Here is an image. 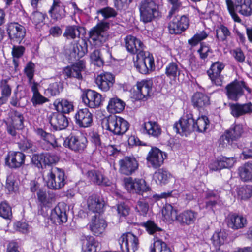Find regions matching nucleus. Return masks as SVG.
<instances>
[{
	"mask_svg": "<svg viewBox=\"0 0 252 252\" xmlns=\"http://www.w3.org/2000/svg\"><path fill=\"white\" fill-rule=\"evenodd\" d=\"M208 36V34L204 31L197 32L191 38L188 40V44L192 47H194L201 41L205 39Z\"/></svg>",
	"mask_w": 252,
	"mask_h": 252,
	"instance_id": "nucleus-58",
	"label": "nucleus"
},
{
	"mask_svg": "<svg viewBox=\"0 0 252 252\" xmlns=\"http://www.w3.org/2000/svg\"><path fill=\"white\" fill-rule=\"evenodd\" d=\"M35 68V64L30 61L27 63L24 68V73L28 79V82H31L33 79Z\"/></svg>",
	"mask_w": 252,
	"mask_h": 252,
	"instance_id": "nucleus-61",
	"label": "nucleus"
},
{
	"mask_svg": "<svg viewBox=\"0 0 252 252\" xmlns=\"http://www.w3.org/2000/svg\"><path fill=\"white\" fill-rule=\"evenodd\" d=\"M225 64L221 62H215L213 63L210 69L207 71L208 75L220 74L222 70L224 68Z\"/></svg>",
	"mask_w": 252,
	"mask_h": 252,
	"instance_id": "nucleus-56",
	"label": "nucleus"
},
{
	"mask_svg": "<svg viewBox=\"0 0 252 252\" xmlns=\"http://www.w3.org/2000/svg\"><path fill=\"white\" fill-rule=\"evenodd\" d=\"M235 162V159L232 157H220L216 160L210 163L209 168L212 171H217L224 168H230L233 166Z\"/></svg>",
	"mask_w": 252,
	"mask_h": 252,
	"instance_id": "nucleus-31",
	"label": "nucleus"
},
{
	"mask_svg": "<svg viewBox=\"0 0 252 252\" xmlns=\"http://www.w3.org/2000/svg\"><path fill=\"white\" fill-rule=\"evenodd\" d=\"M153 80L151 79H143L136 83L137 97L138 99H147L152 94Z\"/></svg>",
	"mask_w": 252,
	"mask_h": 252,
	"instance_id": "nucleus-25",
	"label": "nucleus"
},
{
	"mask_svg": "<svg viewBox=\"0 0 252 252\" xmlns=\"http://www.w3.org/2000/svg\"><path fill=\"white\" fill-rule=\"evenodd\" d=\"M189 25V18L186 15L177 16L168 24V30L170 34H179L185 32Z\"/></svg>",
	"mask_w": 252,
	"mask_h": 252,
	"instance_id": "nucleus-15",
	"label": "nucleus"
},
{
	"mask_svg": "<svg viewBox=\"0 0 252 252\" xmlns=\"http://www.w3.org/2000/svg\"><path fill=\"white\" fill-rule=\"evenodd\" d=\"M227 9L235 22L240 23L241 19L236 12L245 16L252 14V0H226Z\"/></svg>",
	"mask_w": 252,
	"mask_h": 252,
	"instance_id": "nucleus-2",
	"label": "nucleus"
},
{
	"mask_svg": "<svg viewBox=\"0 0 252 252\" xmlns=\"http://www.w3.org/2000/svg\"><path fill=\"white\" fill-rule=\"evenodd\" d=\"M209 126V121L207 117L202 116L195 120L192 114L189 113L175 123L173 128L177 133L187 136L192 131L205 132Z\"/></svg>",
	"mask_w": 252,
	"mask_h": 252,
	"instance_id": "nucleus-1",
	"label": "nucleus"
},
{
	"mask_svg": "<svg viewBox=\"0 0 252 252\" xmlns=\"http://www.w3.org/2000/svg\"><path fill=\"white\" fill-rule=\"evenodd\" d=\"M114 82V76L112 73L107 72L98 75L95 79V83L97 87L104 92L109 91Z\"/></svg>",
	"mask_w": 252,
	"mask_h": 252,
	"instance_id": "nucleus-27",
	"label": "nucleus"
},
{
	"mask_svg": "<svg viewBox=\"0 0 252 252\" xmlns=\"http://www.w3.org/2000/svg\"><path fill=\"white\" fill-rule=\"evenodd\" d=\"M141 226L144 227L149 234H154L157 232L162 231V229L158 226L154 221L149 220L143 222Z\"/></svg>",
	"mask_w": 252,
	"mask_h": 252,
	"instance_id": "nucleus-57",
	"label": "nucleus"
},
{
	"mask_svg": "<svg viewBox=\"0 0 252 252\" xmlns=\"http://www.w3.org/2000/svg\"><path fill=\"white\" fill-rule=\"evenodd\" d=\"M74 118L75 124L80 128L90 127L92 125L93 115L87 108L78 109Z\"/></svg>",
	"mask_w": 252,
	"mask_h": 252,
	"instance_id": "nucleus-17",
	"label": "nucleus"
},
{
	"mask_svg": "<svg viewBox=\"0 0 252 252\" xmlns=\"http://www.w3.org/2000/svg\"><path fill=\"white\" fill-rule=\"evenodd\" d=\"M90 141L95 150L99 152L105 147V144L101 141L100 135L96 132H93L91 134Z\"/></svg>",
	"mask_w": 252,
	"mask_h": 252,
	"instance_id": "nucleus-51",
	"label": "nucleus"
},
{
	"mask_svg": "<svg viewBox=\"0 0 252 252\" xmlns=\"http://www.w3.org/2000/svg\"><path fill=\"white\" fill-rule=\"evenodd\" d=\"M180 63L177 61H172L166 65L165 74L169 79L175 80L181 74Z\"/></svg>",
	"mask_w": 252,
	"mask_h": 252,
	"instance_id": "nucleus-41",
	"label": "nucleus"
},
{
	"mask_svg": "<svg viewBox=\"0 0 252 252\" xmlns=\"http://www.w3.org/2000/svg\"><path fill=\"white\" fill-rule=\"evenodd\" d=\"M48 101V99L43 96L40 93L33 94L32 98V102L34 106L42 105Z\"/></svg>",
	"mask_w": 252,
	"mask_h": 252,
	"instance_id": "nucleus-63",
	"label": "nucleus"
},
{
	"mask_svg": "<svg viewBox=\"0 0 252 252\" xmlns=\"http://www.w3.org/2000/svg\"><path fill=\"white\" fill-rule=\"evenodd\" d=\"M140 131L143 134L156 139L158 138L162 133L161 126L153 121L144 122L141 126Z\"/></svg>",
	"mask_w": 252,
	"mask_h": 252,
	"instance_id": "nucleus-21",
	"label": "nucleus"
},
{
	"mask_svg": "<svg viewBox=\"0 0 252 252\" xmlns=\"http://www.w3.org/2000/svg\"><path fill=\"white\" fill-rule=\"evenodd\" d=\"M38 200L42 205L47 206L50 202V199L46 190L43 189H39L37 192Z\"/></svg>",
	"mask_w": 252,
	"mask_h": 252,
	"instance_id": "nucleus-62",
	"label": "nucleus"
},
{
	"mask_svg": "<svg viewBox=\"0 0 252 252\" xmlns=\"http://www.w3.org/2000/svg\"><path fill=\"white\" fill-rule=\"evenodd\" d=\"M0 217L7 220H10L12 217V208L6 201L0 203Z\"/></svg>",
	"mask_w": 252,
	"mask_h": 252,
	"instance_id": "nucleus-53",
	"label": "nucleus"
},
{
	"mask_svg": "<svg viewBox=\"0 0 252 252\" xmlns=\"http://www.w3.org/2000/svg\"><path fill=\"white\" fill-rule=\"evenodd\" d=\"M191 101L194 107L198 109L203 108L210 103L209 97L206 94L198 92L193 95Z\"/></svg>",
	"mask_w": 252,
	"mask_h": 252,
	"instance_id": "nucleus-42",
	"label": "nucleus"
},
{
	"mask_svg": "<svg viewBox=\"0 0 252 252\" xmlns=\"http://www.w3.org/2000/svg\"><path fill=\"white\" fill-rule=\"evenodd\" d=\"M0 88L1 90V95L9 97L11 94V88L10 86L7 84V80L6 79H2L0 81Z\"/></svg>",
	"mask_w": 252,
	"mask_h": 252,
	"instance_id": "nucleus-64",
	"label": "nucleus"
},
{
	"mask_svg": "<svg viewBox=\"0 0 252 252\" xmlns=\"http://www.w3.org/2000/svg\"><path fill=\"white\" fill-rule=\"evenodd\" d=\"M153 245H151L150 252H172L167 244L158 237H155Z\"/></svg>",
	"mask_w": 252,
	"mask_h": 252,
	"instance_id": "nucleus-46",
	"label": "nucleus"
},
{
	"mask_svg": "<svg viewBox=\"0 0 252 252\" xmlns=\"http://www.w3.org/2000/svg\"><path fill=\"white\" fill-rule=\"evenodd\" d=\"M228 234L225 230L216 231L213 235L211 240L213 245L216 247H220L223 244L227 239Z\"/></svg>",
	"mask_w": 252,
	"mask_h": 252,
	"instance_id": "nucleus-50",
	"label": "nucleus"
},
{
	"mask_svg": "<svg viewBox=\"0 0 252 252\" xmlns=\"http://www.w3.org/2000/svg\"><path fill=\"white\" fill-rule=\"evenodd\" d=\"M102 127L114 135H121L129 129L128 122L123 118L115 115H110L102 122Z\"/></svg>",
	"mask_w": 252,
	"mask_h": 252,
	"instance_id": "nucleus-3",
	"label": "nucleus"
},
{
	"mask_svg": "<svg viewBox=\"0 0 252 252\" xmlns=\"http://www.w3.org/2000/svg\"><path fill=\"white\" fill-rule=\"evenodd\" d=\"M48 119L52 127L55 131L64 130L68 126V118L62 113L58 112L52 113Z\"/></svg>",
	"mask_w": 252,
	"mask_h": 252,
	"instance_id": "nucleus-20",
	"label": "nucleus"
},
{
	"mask_svg": "<svg viewBox=\"0 0 252 252\" xmlns=\"http://www.w3.org/2000/svg\"><path fill=\"white\" fill-rule=\"evenodd\" d=\"M88 179L94 184L100 186H109L110 181L100 171L96 170H89L87 173Z\"/></svg>",
	"mask_w": 252,
	"mask_h": 252,
	"instance_id": "nucleus-32",
	"label": "nucleus"
},
{
	"mask_svg": "<svg viewBox=\"0 0 252 252\" xmlns=\"http://www.w3.org/2000/svg\"><path fill=\"white\" fill-rule=\"evenodd\" d=\"M171 176L168 171L159 169L155 172L153 177L157 184L165 185L169 183Z\"/></svg>",
	"mask_w": 252,
	"mask_h": 252,
	"instance_id": "nucleus-44",
	"label": "nucleus"
},
{
	"mask_svg": "<svg viewBox=\"0 0 252 252\" xmlns=\"http://www.w3.org/2000/svg\"><path fill=\"white\" fill-rule=\"evenodd\" d=\"M120 172L126 175H130L138 168V162L134 157H125L119 161Z\"/></svg>",
	"mask_w": 252,
	"mask_h": 252,
	"instance_id": "nucleus-19",
	"label": "nucleus"
},
{
	"mask_svg": "<svg viewBox=\"0 0 252 252\" xmlns=\"http://www.w3.org/2000/svg\"><path fill=\"white\" fill-rule=\"evenodd\" d=\"M125 47L131 54L141 56L144 52L145 46L143 42L136 37L131 35L126 36L124 38Z\"/></svg>",
	"mask_w": 252,
	"mask_h": 252,
	"instance_id": "nucleus-18",
	"label": "nucleus"
},
{
	"mask_svg": "<svg viewBox=\"0 0 252 252\" xmlns=\"http://www.w3.org/2000/svg\"><path fill=\"white\" fill-rule=\"evenodd\" d=\"M47 186L51 189H59L65 184L64 171L61 168L55 167L47 175Z\"/></svg>",
	"mask_w": 252,
	"mask_h": 252,
	"instance_id": "nucleus-8",
	"label": "nucleus"
},
{
	"mask_svg": "<svg viewBox=\"0 0 252 252\" xmlns=\"http://www.w3.org/2000/svg\"><path fill=\"white\" fill-rule=\"evenodd\" d=\"M134 66L137 71L142 74L147 75L155 70V61L152 54L143 52L141 56L136 55L133 59Z\"/></svg>",
	"mask_w": 252,
	"mask_h": 252,
	"instance_id": "nucleus-4",
	"label": "nucleus"
},
{
	"mask_svg": "<svg viewBox=\"0 0 252 252\" xmlns=\"http://www.w3.org/2000/svg\"><path fill=\"white\" fill-rule=\"evenodd\" d=\"M23 115L16 110H12L9 121L6 123L7 133L13 137L17 135L16 130L24 127Z\"/></svg>",
	"mask_w": 252,
	"mask_h": 252,
	"instance_id": "nucleus-11",
	"label": "nucleus"
},
{
	"mask_svg": "<svg viewBox=\"0 0 252 252\" xmlns=\"http://www.w3.org/2000/svg\"><path fill=\"white\" fill-rule=\"evenodd\" d=\"M88 141L86 137L70 134L65 138L63 145L65 148L78 153L83 152L86 148Z\"/></svg>",
	"mask_w": 252,
	"mask_h": 252,
	"instance_id": "nucleus-10",
	"label": "nucleus"
},
{
	"mask_svg": "<svg viewBox=\"0 0 252 252\" xmlns=\"http://www.w3.org/2000/svg\"><path fill=\"white\" fill-rule=\"evenodd\" d=\"M107 226L106 220L100 218L99 215L93 216L89 224L90 230L94 235L98 236L102 234Z\"/></svg>",
	"mask_w": 252,
	"mask_h": 252,
	"instance_id": "nucleus-30",
	"label": "nucleus"
},
{
	"mask_svg": "<svg viewBox=\"0 0 252 252\" xmlns=\"http://www.w3.org/2000/svg\"><path fill=\"white\" fill-rule=\"evenodd\" d=\"M63 89V83L61 81L50 83L47 89L45 90V94L47 96L58 95Z\"/></svg>",
	"mask_w": 252,
	"mask_h": 252,
	"instance_id": "nucleus-49",
	"label": "nucleus"
},
{
	"mask_svg": "<svg viewBox=\"0 0 252 252\" xmlns=\"http://www.w3.org/2000/svg\"><path fill=\"white\" fill-rule=\"evenodd\" d=\"M88 51V45L84 40H81L74 43L70 49V59L77 61L83 57Z\"/></svg>",
	"mask_w": 252,
	"mask_h": 252,
	"instance_id": "nucleus-29",
	"label": "nucleus"
},
{
	"mask_svg": "<svg viewBox=\"0 0 252 252\" xmlns=\"http://www.w3.org/2000/svg\"><path fill=\"white\" fill-rule=\"evenodd\" d=\"M197 52L199 55L200 59L205 61L207 59L209 54L213 53V50L208 44L202 42L200 44V48Z\"/></svg>",
	"mask_w": 252,
	"mask_h": 252,
	"instance_id": "nucleus-59",
	"label": "nucleus"
},
{
	"mask_svg": "<svg viewBox=\"0 0 252 252\" xmlns=\"http://www.w3.org/2000/svg\"><path fill=\"white\" fill-rule=\"evenodd\" d=\"M228 227L238 230L244 228L247 224V220L244 217L236 214H230L226 219Z\"/></svg>",
	"mask_w": 252,
	"mask_h": 252,
	"instance_id": "nucleus-34",
	"label": "nucleus"
},
{
	"mask_svg": "<svg viewBox=\"0 0 252 252\" xmlns=\"http://www.w3.org/2000/svg\"><path fill=\"white\" fill-rule=\"evenodd\" d=\"M18 147L20 152H25L28 153L32 154L36 152L37 147L35 143L32 140L24 138L17 143Z\"/></svg>",
	"mask_w": 252,
	"mask_h": 252,
	"instance_id": "nucleus-45",
	"label": "nucleus"
},
{
	"mask_svg": "<svg viewBox=\"0 0 252 252\" xmlns=\"http://www.w3.org/2000/svg\"><path fill=\"white\" fill-rule=\"evenodd\" d=\"M6 29L10 41L20 44L26 35L25 27L17 22H11L7 24Z\"/></svg>",
	"mask_w": 252,
	"mask_h": 252,
	"instance_id": "nucleus-12",
	"label": "nucleus"
},
{
	"mask_svg": "<svg viewBox=\"0 0 252 252\" xmlns=\"http://www.w3.org/2000/svg\"><path fill=\"white\" fill-rule=\"evenodd\" d=\"M125 103L117 97L109 99L107 107L108 111L111 113H119L125 108Z\"/></svg>",
	"mask_w": 252,
	"mask_h": 252,
	"instance_id": "nucleus-43",
	"label": "nucleus"
},
{
	"mask_svg": "<svg viewBox=\"0 0 252 252\" xmlns=\"http://www.w3.org/2000/svg\"><path fill=\"white\" fill-rule=\"evenodd\" d=\"M166 157L165 153L157 147H153L149 152L146 158L153 168L157 169L163 164Z\"/></svg>",
	"mask_w": 252,
	"mask_h": 252,
	"instance_id": "nucleus-22",
	"label": "nucleus"
},
{
	"mask_svg": "<svg viewBox=\"0 0 252 252\" xmlns=\"http://www.w3.org/2000/svg\"><path fill=\"white\" fill-rule=\"evenodd\" d=\"M239 176L244 181L252 180V163H247L238 169Z\"/></svg>",
	"mask_w": 252,
	"mask_h": 252,
	"instance_id": "nucleus-48",
	"label": "nucleus"
},
{
	"mask_svg": "<svg viewBox=\"0 0 252 252\" xmlns=\"http://www.w3.org/2000/svg\"><path fill=\"white\" fill-rule=\"evenodd\" d=\"M221 191L218 189H208L204 193V198L206 200V208H213L220 201Z\"/></svg>",
	"mask_w": 252,
	"mask_h": 252,
	"instance_id": "nucleus-39",
	"label": "nucleus"
},
{
	"mask_svg": "<svg viewBox=\"0 0 252 252\" xmlns=\"http://www.w3.org/2000/svg\"><path fill=\"white\" fill-rule=\"evenodd\" d=\"M53 105L58 112L63 114H69L74 110L73 102L66 99L58 98L54 101Z\"/></svg>",
	"mask_w": 252,
	"mask_h": 252,
	"instance_id": "nucleus-36",
	"label": "nucleus"
},
{
	"mask_svg": "<svg viewBox=\"0 0 252 252\" xmlns=\"http://www.w3.org/2000/svg\"><path fill=\"white\" fill-rule=\"evenodd\" d=\"M92 63L94 65L100 67L104 64V61L102 58L100 51L98 49L94 50L90 55Z\"/></svg>",
	"mask_w": 252,
	"mask_h": 252,
	"instance_id": "nucleus-60",
	"label": "nucleus"
},
{
	"mask_svg": "<svg viewBox=\"0 0 252 252\" xmlns=\"http://www.w3.org/2000/svg\"><path fill=\"white\" fill-rule=\"evenodd\" d=\"M85 64L83 61H80L70 66L63 69V73L65 78H74L80 81L82 79L81 72L84 70Z\"/></svg>",
	"mask_w": 252,
	"mask_h": 252,
	"instance_id": "nucleus-24",
	"label": "nucleus"
},
{
	"mask_svg": "<svg viewBox=\"0 0 252 252\" xmlns=\"http://www.w3.org/2000/svg\"><path fill=\"white\" fill-rule=\"evenodd\" d=\"M49 12L53 19L56 21L61 20L65 16V6L60 0H53Z\"/></svg>",
	"mask_w": 252,
	"mask_h": 252,
	"instance_id": "nucleus-35",
	"label": "nucleus"
},
{
	"mask_svg": "<svg viewBox=\"0 0 252 252\" xmlns=\"http://www.w3.org/2000/svg\"><path fill=\"white\" fill-rule=\"evenodd\" d=\"M244 89L248 93H252L251 89L247 86L246 83L243 80H235L228 84L225 87L228 98L233 101H237L244 94Z\"/></svg>",
	"mask_w": 252,
	"mask_h": 252,
	"instance_id": "nucleus-6",
	"label": "nucleus"
},
{
	"mask_svg": "<svg viewBox=\"0 0 252 252\" xmlns=\"http://www.w3.org/2000/svg\"><path fill=\"white\" fill-rule=\"evenodd\" d=\"M140 20L145 23L151 22L158 13V5L153 0H143L139 5Z\"/></svg>",
	"mask_w": 252,
	"mask_h": 252,
	"instance_id": "nucleus-5",
	"label": "nucleus"
},
{
	"mask_svg": "<svg viewBox=\"0 0 252 252\" xmlns=\"http://www.w3.org/2000/svg\"><path fill=\"white\" fill-rule=\"evenodd\" d=\"M25 155L20 151H10L5 158V165L12 169L20 168L25 164Z\"/></svg>",
	"mask_w": 252,
	"mask_h": 252,
	"instance_id": "nucleus-16",
	"label": "nucleus"
},
{
	"mask_svg": "<svg viewBox=\"0 0 252 252\" xmlns=\"http://www.w3.org/2000/svg\"><path fill=\"white\" fill-rule=\"evenodd\" d=\"M56 158L48 153L34 154L31 158V162L38 168H43L56 162Z\"/></svg>",
	"mask_w": 252,
	"mask_h": 252,
	"instance_id": "nucleus-23",
	"label": "nucleus"
},
{
	"mask_svg": "<svg viewBox=\"0 0 252 252\" xmlns=\"http://www.w3.org/2000/svg\"><path fill=\"white\" fill-rule=\"evenodd\" d=\"M83 29L76 25L68 26L66 27L63 36L68 40H73L77 37H79L81 30Z\"/></svg>",
	"mask_w": 252,
	"mask_h": 252,
	"instance_id": "nucleus-47",
	"label": "nucleus"
},
{
	"mask_svg": "<svg viewBox=\"0 0 252 252\" xmlns=\"http://www.w3.org/2000/svg\"><path fill=\"white\" fill-rule=\"evenodd\" d=\"M36 134L47 143V147L43 149L48 150L51 148L57 147V143L56 138L53 134L47 133L42 128H37L36 130Z\"/></svg>",
	"mask_w": 252,
	"mask_h": 252,
	"instance_id": "nucleus-40",
	"label": "nucleus"
},
{
	"mask_svg": "<svg viewBox=\"0 0 252 252\" xmlns=\"http://www.w3.org/2000/svg\"><path fill=\"white\" fill-rule=\"evenodd\" d=\"M228 106L230 114L235 118L252 113V103L250 102L243 104L230 103Z\"/></svg>",
	"mask_w": 252,
	"mask_h": 252,
	"instance_id": "nucleus-26",
	"label": "nucleus"
},
{
	"mask_svg": "<svg viewBox=\"0 0 252 252\" xmlns=\"http://www.w3.org/2000/svg\"><path fill=\"white\" fill-rule=\"evenodd\" d=\"M243 131L242 125L237 124L232 126L220 137V143H223L224 146L230 145L232 147L235 148L236 146L235 142L241 137Z\"/></svg>",
	"mask_w": 252,
	"mask_h": 252,
	"instance_id": "nucleus-9",
	"label": "nucleus"
},
{
	"mask_svg": "<svg viewBox=\"0 0 252 252\" xmlns=\"http://www.w3.org/2000/svg\"><path fill=\"white\" fill-rule=\"evenodd\" d=\"M86 248L85 252H96L99 248V243L96 241L92 236H88L86 238Z\"/></svg>",
	"mask_w": 252,
	"mask_h": 252,
	"instance_id": "nucleus-52",
	"label": "nucleus"
},
{
	"mask_svg": "<svg viewBox=\"0 0 252 252\" xmlns=\"http://www.w3.org/2000/svg\"><path fill=\"white\" fill-rule=\"evenodd\" d=\"M216 37L220 41H224L231 35V32L228 28L223 25H220L216 29Z\"/></svg>",
	"mask_w": 252,
	"mask_h": 252,
	"instance_id": "nucleus-54",
	"label": "nucleus"
},
{
	"mask_svg": "<svg viewBox=\"0 0 252 252\" xmlns=\"http://www.w3.org/2000/svg\"><path fill=\"white\" fill-rule=\"evenodd\" d=\"M87 205L90 211L99 215L103 211L104 201L99 196L93 194L88 198Z\"/></svg>",
	"mask_w": 252,
	"mask_h": 252,
	"instance_id": "nucleus-33",
	"label": "nucleus"
},
{
	"mask_svg": "<svg viewBox=\"0 0 252 252\" xmlns=\"http://www.w3.org/2000/svg\"><path fill=\"white\" fill-rule=\"evenodd\" d=\"M82 102L90 108H98L102 104V97L100 94L94 90L86 89L81 94Z\"/></svg>",
	"mask_w": 252,
	"mask_h": 252,
	"instance_id": "nucleus-14",
	"label": "nucleus"
},
{
	"mask_svg": "<svg viewBox=\"0 0 252 252\" xmlns=\"http://www.w3.org/2000/svg\"><path fill=\"white\" fill-rule=\"evenodd\" d=\"M125 189L129 192L133 193L142 194L144 198L148 196H144L143 193L151 190L143 179L126 178L124 180Z\"/></svg>",
	"mask_w": 252,
	"mask_h": 252,
	"instance_id": "nucleus-7",
	"label": "nucleus"
},
{
	"mask_svg": "<svg viewBox=\"0 0 252 252\" xmlns=\"http://www.w3.org/2000/svg\"><path fill=\"white\" fill-rule=\"evenodd\" d=\"M107 28H108V24L107 23L97 25L90 31V38L94 41L102 42L105 40L104 32Z\"/></svg>",
	"mask_w": 252,
	"mask_h": 252,
	"instance_id": "nucleus-37",
	"label": "nucleus"
},
{
	"mask_svg": "<svg viewBox=\"0 0 252 252\" xmlns=\"http://www.w3.org/2000/svg\"><path fill=\"white\" fill-rule=\"evenodd\" d=\"M197 216V212L191 210H187L177 215L176 218L181 224L189 225L194 222Z\"/></svg>",
	"mask_w": 252,
	"mask_h": 252,
	"instance_id": "nucleus-38",
	"label": "nucleus"
},
{
	"mask_svg": "<svg viewBox=\"0 0 252 252\" xmlns=\"http://www.w3.org/2000/svg\"><path fill=\"white\" fill-rule=\"evenodd\" d=\"M118 242L123 252H135L138 248V239L130 232L122 234L118 239Z\"/></svg>",
	"mask_w": 252,
	"mask_h": 252,
	"instance_id": "nucleus-13",
	"label": "nucleus"
},
{
	"mask_svg": "<svg viewBox=\"0 0 252 252\" xmlns=\"http://www.w3.org/2000/svg\"><path fill=\"white\" fill-rule=\"evenodd\" d=\"M117 212L120 219L124 220L129 215L130 208L126 203H120L117 205Z\"/></svg>",
	"mask_w": 252,
	"mask_h": 252,
	"instance_id": "nucleus-55",
	"label": "nucleus"
},
{
	"mask_svg": "<svg viewBox=\"0 0 252 252\" xmlns=\"http://www.w3.org/2000/svg\"><path fill=\"white\" fill-rule=\"evenodd\" d=\"M66 205L63 203H59L51 210L50 218L55 222L59 224L66 222L67 220Z\"/></svg>",
	"mask_w": 252,
	"mask_h": 252,
	"instance_id": "nucleus-28",
	"label": "nucleus"
}]
</instances>
